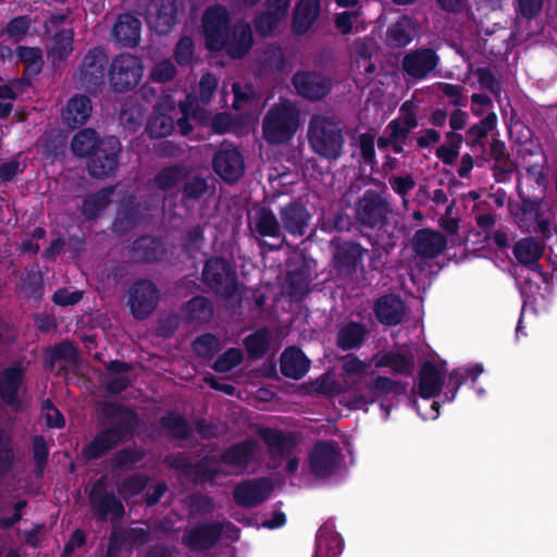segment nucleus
Instances as JSON below:
<instances>
[{"instance_id":"obj_1","label":"nucleus","mask_w":557,"mask_h":557,"mask_svg":"<svg viewBox=\"0 0 557 557\" xmlns=\"http://www.w3.org/2000/svg\"><path fill=\"white\" fill-rule=\"evenodd\" d=\"M228 22L230 17L224 8L208 9L202 18L206 45L211 51L224 48L232 58H240L248 52L252 45V33L248 24H238L230 35L227 33Z\"/></svg>"},{"instance_id":"obj_2","label":"nucleus","mask_w":557,"mask_h":557,"mask_svg":"<svg viewBox=\"0 0 557 557\" xmlns=\"http://www.w3.org/2000/svg\"><path fill=\"white\" fill-rule=\"evenodd\" d=\"M72 150L78 156L91 154L88 163L89 173L95 177H103L116 168L121 145L114 136L99 141L96 133L86 128L74 136Z\"/></svg>"},{"instance_id":"obj_3","label":"nucleus","mask_w":557,"mask_h":557,"mask_svg":"<svg viewBox=\"0 0 557 557\" xmlns=\"http://www.w3.org/2000/svg\"><path fill=\"white\" fill-rule=\"evenodd\" d=\"M299 126V110L289 101H281L269 110L262 131L267 141L284 144L290 140Z\"/></svg>"},{"instance_id":"obj_4","label":"nucleus","mask_w":557,"mask_h":557,"mask_svg":"<svg viewBox=\"0 0 557 557\" xmlns=\"http://www.w3.org/2000/svg\"><path fill=\"white\" fill-rule=\"evenodd\" d=\"M111 426L99 431L95 437L84 446L82 454L87 460H97L104 457L110 450L127 442L132 437L133 422L140 420H116Z\"/></svg>"},{"instance_id":"obj_5","label":"nucleus","mask_w":557,"mask_h":557,"mask_svg":"<svg viewBox=\"0 0 557 557\" xmlns=\"http://www.w3.org/2000/svg\"><path fill=\"white\" fill-rule=\"evenodd\" d=\"M309 141L313 150L327 159H336L342 152L343 138L335 122L325 116H314L309 126Z\"/></svg>"},{"instance_id":"obj_6","label":"nucleus","mask_w":557,"mask_h":557,"mask_svg":"<svg viewBox=\"0 0 557 557\" xmlns=\"http://www.w3.org/2000/svg\"><path fill=\"white\" fill-rule=\"evenodd\" d=\"M216 85L218 81L214 76L210 74L202 76L199 83V98L189 95L187 100L181 103L180 112L182 116L177 119V126L182 135L189 133V120H194L200 124L208 121V115L203 107L210 102Z\"/></svg>"},{"instance_id":"obj_7","label":"nucleus","mask_w":557,"mask_h":557,"mask_svg":"<svg viewBox=\"0 0 557 557\" xmlns=\"http://www.w3.org/2000/svg\"><path fill=\"white\" fill-rule=\"evenodd\" d=\"M164 462L169 468L177 471L182 476L189 480L195 485L205 483H214L221 474L220 470L208 465L209 458L205 457L196 462L182 453L170 454Z\"/></svg>"},{"instance_id":"obj_8","label":"nucleus","mask_w":557,"mask_h":557,"mask_svg":"<svg viewBox=\"0 0 557 557\" xmlns=\"http://www.w3.org/2000/svg\"><path fill=\"white\" fill-rule=\"evenodd\" d=\"M223 532L224 523L222 521L197 522L194 527L186 529L182 543L191 552H208L220 542Z\"/></svg>"},{"instance_id":"obj_9","label":"nucleus","mask_w":557,"mask_h":557,"mask_svg":"<svg viewBox=\"0 0 557 557\" xmlns=\"http://www.w3.org/2000/svg\"><path fill=\"white\" fill-rule=\"evenodd\" d=\"M311 473L319 479L332 476L339 466L341 450L333 441H318L308 456Z\"/></svg>"},{"instance_id":"obj_10","label":"nucleus","mask_w":557,"mask_h":557,"mask_svg":"<svg viewBox=\"0 0 557 557\" xmlns=\"http://www.w3.org/2000/svg\"><path fill=\"white\" fill-rule=\"evenodd\" d=\"M259 453V442L249 437L230 445L218 457H212L211 461L244 471L257 461Z\"/></svg>"},{"instance_id":"obj_11","label":"nucleus","mask_w":557,"mask_h":557,"mask_svg":"<svg viewBox=\"0 0 557 557\" xmlns=\"http://www.w3.org/2000/svg\"><path fill=\"white\" fill-rule=\"evenodd\" d=\"M273 484L265 476L247 479L237 483L233 499L242 508H255L263 504L272 494Z\"/></svg>"},{"instance_id":"obj_12","label":"nucleus","mask_w":557,"mask_h":557,"mask_svg":"<svg viewBox=\"0 0 557 557\" xmlns=\"http://www.w3.org/2000/svg\"><path fill=\"white\" fill-rule=\"evenodd\" d=\"M141 75L140 61L134 55L122 54L111 65L110 82L115 90L123 91L135 87Z\"/></svg>"},{"instance_id":"obj_13","label":"nucleus","mask_w":557,"mask_h":557,"mask_svg":"<svg viewBox=\"0 0 557 557\" xmlns=\"http://www.w3.org/2000/svg\"><path fill=\"white\" fill-rule=\"evenodd\" d=\"M205 282L216 293L228 296L236 288L235 274L223 259H210L203 269Z\"/></svg>"},{"instance_id":"obj_14","label":"nucleus","mask_w":557,"mask_h":557,"mask_svg":"<svg viewBox=\"0 0 557 557\" xmlns=\"http://www.w3.org/2000/svg\"><path fill=\"white\" fill-rule=\"evenodd\" d=\"M89 500L92 510L100 520L104 521L111 515V520L116 521L125 513L122 502L112 492L106 491L101 481H97L92 486Z\"/></svg>"},{"instance_id":"obj_15","label":"nucleus","mask_w":557,"mask_h":557,"mask_svg":"<svg viewBox=\"0 0 557 557\" xmlns=\"http://www.w3.org/2000/svg\"><path fill=\"white\" fill-rule=\"evenodd\" d=\"M176 0H151L147 8V24L158 34L170 32L175 22Z\"/></svg>"},{"instance_id":"obj_16","label":"nucleus","mask_w":557,"mask_h":557,"mask_svg":"<svg viewBox=\"0 0 557 557\" xmlns=\"http://www.w3.org/2000/svg\"><path fill=\"white\" fill-rule=\"evenodd\" d=\"M214 171L226 182L237 181L244 173V161L240 153L226 146L218 151L213 160Z\"/></svg>"},{"instance_id":"obj_17","label":"nucleus","mask_w":557,"mask_h":557,"mask_svg":"<svg viewBox=\"0 0 557 557\" xmlns=\"http://www.w3.org/2000/svg\"><path fill=\"white\" fill-rule=\"evenodd\" d=\"M157 301L156 286L149 281H143L133 287L128 305L136 318L144 319L154 309Z\"/></svg>"},{"instance_id":"obj_18","label":"nucleus","mask_w":557,"mask_h":557,"mask_svg":"<svg viewBox=\"0 0 557 557\" xmlns=\"http://www.w3.org/2000/svg\"><path fill=\"white\" fill-rule=\"evenodd\" d=\"M438 58L431 49L408 53L403 61L405 72L413 78H423L437 65Z\"/></svg>"},{"instance_id":"obj_19","label":"nucleus","mask_w":557,"mask_h":557,"mask_svg":"<svg viewBox=\"0 0 557 557\" xmlns=\"http://www.w3.org/2000/svg\"><path fill=\"white\" fill-rule=\"evenodd\" d=\"M339 8L352 9L335 16V26L344 35L359 33L366 28L364 17L357 8V0H335Z\"/></svg>"},{"instance_id":"obj_20","label":"nucleus","mask_w":557,"mask_h":557,"mask_svg":"<svg viewBox=\"0 0 557 557\" xmlns=\"http://www.w3.org/2000/svg\"><path fill=\"white\" fill-rule=\"evenodd\" d=\"M444 362H425L420 371L419 393L423 398L435 396L444 384Z\"/></svg>"},{"instance_id":"obj_21","label":"nucleus","mask_w":557,"mask_h":557,"mask_svg":"<svg viewBox=\"0 0 557 557\" xmlns=\"http://www.w3.org/2000/svg\"><path fill=\"white\" fill-rule=\"evenodd\" d=\"M24 369L22 364H15L7 370L0 379V396L4 403L15 407L22 393V377Z\"/></svg>"},{"instance_id":"obj_22","label":"nucleus","mask_w":557,"mask_h":557,"mask_svg":"<svg viewBox=\"0 0 557 557\" xmlns=\"http://www.w3.org/2000/svg\"><path fill=\"white\" fill-rule=\"evenodd\" d=\"M293 83L298 94L309 99H319L330 89L329 82L314 73H298L294 76Z\"/></svg>"},{"instance_id":"obj_23","label":"nucleus","mask_w":557,"mask_h":557,"mask_svg":"<svg viewBox=\"0 0 557 557\" xmlns=\"http://www.w3.org/2000/svg\"><path fill=\"white\" fill-rule=\"evenodd\" d=\"M289 0H268L267 12L261 14L256 22L258 33L265 36L273 32L285 20Z\"/></svg>"},{"instance_id":"obj_24","label":"nucleus","mask_w":557,"mask_h":557,"mask_svg":"<svg viewBox=\"0 0 557 557\" xmlns=\"http://www.w3.org/2000/svg\"><path fill=\"white\" fill-rule=\"evenodd\" d=\"M233 92V107L236 111H244L245 123L256 120L261 110V103L253 89L250 86H245L242 88L239 84H234Z\"/></svg>"},{"instance_id":"obj_25","label":"nucleus","mask_w":557,"mask_h":557,"mask_svg":"<svg viewBox=\"0 0 557 557\" xmlns=\"http://www.w3.org/2000/svg\"><path fill=\"white\" fill-rule=\"evenodd\" d=\"M413 247L418 255L432 258L444 250L446 239L437 232L421 230L413 237Z\"/></svg>"},{"instance_id":"obj_26","label":"nucleus","mask_w":557,"mask_h":557,"mask_svg":"<svg viewBox=\"0 0 557 557\" xmlns=\"http://www.w3.org/2000/svg\"><path fill=\"white\" fill-rule=\"evenodd\" d=\"M309 367V359L295 347H289L282 354L281 370L285 376L298 380L308 372Z\"/></svg>"},{"instance_id":"obj_27","label":"nucleus","mask_w":557,"mask_h":557,"mask_svg":"<svg viewBox=\"0 0 557 557\" xmlns=\"http://www.w3.org/2000/svg\"><path fill=\"white\" fill-rule=\"evenodd\" d=\"M250 227L262 236L278 237L281 227L275 215L263 207H255L249 214Z\"/></svg>"},{"instance_id":"obj_28","label":"nucleus","mask_w":557,"mask_h":557,"mask_svg":"<svg viewBox=\"0 0 557 557\" xmlns=\"http://www.w3.org/2000/svg\"><path fill=\"white\" fill-rule=\"evenodd\" d=\"M91 113L90 100L84 96L71 98L62 112L63 122L69 127L84 124Z\"/></svg>"},{"instance_id":"obj_29","label":"nucleus","mask_w":557,"mask_h":557,"mask_svg":"<svg viewBox=\"0 0 557 557\" xmlns=\"http://www.w3.org/2000/svg\"><path fill=\"white\" fill-rule=\"evenodd\" d=\"M375 314L380 322L395 325L401 321L405 314V307L397 296H384L375 305Z\"/></svg>"},{"instance_id":"obj_30","label":"nucleus","mask_w":557,"mask_h":557,"mask_svg":"<svg viewBox=\"0 0 557 557\" xmlns=\"http://www.w3.org/2000/svg\"><path fill=\"white\" fill-rule=\"evenodd\" d=\"M320 12L319 0H301L295 10L293 29L296 34L301 35L307 33Z\"/></svg>"},{"instance_id":"obj_31","label":"nucleus","mask_w":557,"mask_h":557,"mask_svg":"<svg viewBox=\"0 0 557 557\" xmlns=\"http://www.w3.org/2000/svg\"><path fill=\"white\" fill-rule=\"evenodd\" d=\"M284 227L293 235H302L308 225L310 215L306 208L299 203H290L281 211Z\"/></svg>"},{"instance_id":"obj_32","label":"nucleus","mask_w":557,"mask_h":557,"mask_svg":"<svg viewBox=\"0 0 557 557\" xmlns=\"http://www.w3.org/2000/svg\"><path fill=\"white\" fill-rule=\"evenodd\" d=\"M114 37L125 46H135L140 37V22L131 14L121 15L113 28Z\"/></svg>"},{"instance_id":"obj_33","label":"nucleus","mask_w":557,"mask_h":557,"mask_svg":"<svg viewBox=\"0 0 557 557\" xmlns=\"http://www.w3.org/2000/svg\"><path fill=\"white\" fill-rule=\"evenodd\" d=\"M107 58L101 49H94L89 51L82 63V76L83 78L92 84H97L102 81L104 76V64Z\"/></svg>"},{"instance_id":"obj_34","label":"nucleus","mask_w":557,"mask_h":557,"mask_svg":"<svg viewBox=\"0 0 557 557\" xmlns=\"http://www.w3.org/2000/svg\"><path fill=\"white\" fill-rule=\"evenodd\" d=\"M385 211L383 201L369 193L363 196L357 209L360 221L368 225H375L384 216Z\"/></svg>"},{"instance_id":"obj_35","label":"nucleus","mask_w":557,"mask_h":557,"mask_svg":"<svg viewBox=\"0 0 557 557\" xmlns=\"http://www.w3.org/2000/svg\"><path fill=\"white\" fill-rule=\"evenodd\" d=\"M375 367H386L396 373H410L413 369V356L407 350L391 351L374 358Z\"/></svg>"},{"instance_id":"obj_36","label":"nucleus","mask_w":557,"mask_h":557,"mask_svg":"<svg viewBox=\"0 0 557 557\" xmlns=\"http://www.w3.org/2000/svg\"><path fill=\"white\" fill-rule=\"evenodd\" d=\"M315 547L314 557H322L323 549L326 550V557H337L344 549V543L339 534L321 527L317 532Z\"/></svg>"},{"instance_id":"obj_37","label":"nucleus","mask_w":557,"mask_h":557,"mask_svg":"<svg viewBox=\"0 0 557 557\" xmlns=\"http://www.w3.org/2000/svg\"><path fill=\"white\" fill-rule=\"evenodd\" d=\"M416 33V24L409 17L404 16L388 28L387 41L395 47H403L411 42Z\"/></svg>"},{"instance_id":"obj_38","label":"nucleus","mask_w":557,"mask_h":557,"mask_svg":"<svg viewBox=\"0 0 557 557\" xmlns=\"http://www.w3.org/2000/svg\"><path fill=\"white\" fill-rule=\"evenodd\" d=\"M131 380L129 367L125 363L114 361L107 367L103 382L107 385V389L120 392L131 383Z\"/></svg>"},{"instance_id":"obj_39","label":"nucleus","mask_w":557,"mask_h":557,"mask_svg":"<svg viewBox=\"0 0 557 557\" xmlns=\"http://www.w3.org/2000/svg\"><path fill=\"white\" fill-rule=\"evenodd\" d=\"M543 248L540 243L532 238L519 240L513 247V253L517 260L532 269L537 265V260L542 256Z\"/></svg>"},{"instance_id":"obj_40","label":"nucleus","mask_w":557,"mask_h":557,"mask_svg":"<svg viewBox=\"0 0 557 557\" xmlns=\"http://www.w3.org/2000/svg\"><path fill=\"white\" fill-rule=\"evenodd\" d=\"M15 467V448L12 435L0 428V479L9 475Z\"/></svg>"},{"instance_id":"obj_41","label":"nucleus","mask_w":557,"mask_h":557,"mask_svg":"<svg viewBox=\"0 0 557 557\" xmlns=\"http://www.w3.org/2000/svg\"><path fill=\"white\" fill-rule=\"evenodd\" d=\"M73 30L63 28L51 38L48 48V54L53 60H63L70 55L73 50Z\"/></svg>"},{"instance_id":"obj_42","label":"nucleus","mask_w":557,"mask_h":557,"mask_svg":"<svg viewBox=\"0 0 557 557\" xmlns=\"http://www.w3.org/2000/svg\"><path fill=\"white\" fill-rule=\"evenodd\" d=\"M363 249L355 243H343L337 245L334 251V259L341 268H354L362 259Z\"/></svg>"},{"instance_id":"obj_43","label":"nucleus","mask_w":557,"mask_h":557,"mask_svg":"<svg viewBox=\"0 0 557 557\" xmlns=\"http://www.w3.org/2000/svg\"><path fill=\"white\" fill-rule=\"evenodd\" d=\"M482 372V364H474L453 371L449 375L448 382L446 383V391L444 392L445 398L447 400H453L462 381L469 377L475 380Z\"/></svg>"},{"instance_id":"obj_44","label":"nucleus","mask_w":557,"mask_h":557,"mask_svg":"<svg viewBox=\"0 0 557 557\" xmlns=\"http://www.w3.org/2000/svg\"><path fill=\"white\" fill-rule=\"evenodd\" d=\"M48 359L50 367L53 368L58 363L60 368L67 369L76 364V349L67 342L61 343L48 351Z\"/></svg>"},{"instance_id":"obj_45","label":"nucleus","mask_w":557,"mask_h":557,"mask_svg":"<svg viewBox=\"0 0 557 557\" xmlns=\"http://www.w3.org/2000/svg\"><path fill=\"white\" fill-rule=\"evenodd\" d=\"M173 129V116L163 113L160 103H158L156 113L148 122L147 132L151 137H165L170 135Z\"/></svg>"},{"instance_id":"obj_46","label":"nucleus","mask_w":557,"mask_h":557,"mask_svg":"<svg viewBox=\"0 0 557 557\" xmlns=\"http://www.w3.org/2000/svg\"><path fill=\"white\" fill-rule=\"evenodd\" d=\"M302 440L304 437L300 432L278 430L275 458L289 457L290 454L297 450L299 445L302 443Z\"/></svg>"},{"instance_id":"obj_47","label":"nucleus","mask_w":557,"mask_h":557,"mask_svg":"<svg viewBox=\"0 0 557 557\" xmlns=\"http://www.w3.org/2000/svg\"><path fill=\"white\" fill-rule=\"evenodd\" d=\"M186 505L190 516H207L215 509L213 497L200 492L191 493L187 497Z\"/></svg>"},{"instance_id":"obj_48","label":"nucleus","mask_w":557,"mask_h":557,"mask_svg":"<svg viewBox=\"0 0 557 557\" xmlns=\"http://www.w3.org/2000/svg\"><path fill=\"white\" fill-rule=\"evenodd\" d=\"M363 336L364 330L360 324L348 323L339 330L337 343L343 349H352L359 346Z\"/></svg>"},{"instance_id":"obj_49","label":"nucleus","mask_w":557,"mask_h":557,"mask_svg":"<svg viewBox=\"0 0 557 557\" xmlns=\"http://www.w3.org/2000/svg\"><path fill=\"white\" fill-rule=\"evenodd\" d=\"M32 451L34 460V473L41 476L49 458V447L42 435H34L32 437Z\"/></svg>"},{"instance_id":"obj_50","label":"nucleus","mask_w":557,"mask_h":557,"mask_svg":"<svg viewBox=\"0 0 557 557\" xmlns=\"http://www.w3.org/2000/svg\"><path fill=\"white\" fill-rule=\"evenodd\" d=\"M145 451L136 447H125L111 458V466L115 469L133 468L145 458Z\"/></svg>"},{"instance_id":"obj_51","label":"nucleus","mask_w":557,"mask_h":557,"mask_svg":"<svg viewBox=\"0 0 557 557\" xmlns=\"http://www.w3.org/2000/svg\"><path fill=\"white\" fill-rule=\"evenodd\" d=\"M115 194V189H104L88 197L83 206V213L88 218H96L109 203V196Z\"/></svg>"},{"instance_id":"obj_52","label":"nucleus","mask_w":557,"mask_h":557,"mask_svg":"<svg viewBox=\"0 0 557 557\" xmlns=\"http://www.w3.org/2000/svg\"><path fill=\"white\" fill-rule=\"evenodd\" d=\"M270 341L268 330H259L245 339V346L250 357L260 358L264 355Z\"/></svg>"},{"instance_id":"obj_53","label":"nucleus","mask_w":557,"mask_h":557,"mask_svg":"<svg viewBox=\"0 0 557 557\" xmlns=\"http://www.w3.org/2000/svg\"><path fill=\"white\" fill-rule=\"evenodd\" d=\"M447 140L448 143L446 145L438 147L436 154L444 163L453 164L459 154L462 136L449 133L447 135Z\"/></svg>"},{"instance_id":"obj_54","label":"nucleus","mask_w":557,"mask_h":557,"mask_svg":"<svg viewBox=\"0 0 557 557\" xmlns=\"http://www.w3.org/2000/svg\"><path fill=\"white\" fill-rule=\"evenodd\" d=\"M149 478L145 474L136 473L125 478L119 485V492L122 495L136 496L145 491Z\"/></svg>"},{"instance_id":"obj_55","label":"nucleus","mask_w":557,"mask_h":557,"mask_svg":"<svg viewBox=\"0 0 557 557\" xmlns=\"http://www.w3.org/2000/svg\"><path fill=\"white\" fill-rule=\"evenodd\" d=\"M416 120L412 114H406L401 120L392 121L387 125L389 132V139L403 140L406 138L408 132L416 126Z\"/></svg>"},{"instance_id":"obj_56","label":"nucleus","mask_w":557,"mask_h":557,"mask_svg":"<svg viewBox=\"0 0 557 557\" xmlns=\"http://www.w3.org/2000/svg\"><path fill=\"white\" fill-rule=\"evenodd\" d=\"M527 216L534 218V223L523 225L528 231H536L543 235L549 233V224L547 219L543 216L541 205H531L530 209L524 212Z\"/></svg>"},{"instance_id":"obj_57","label":"nucleus","mask_w":557,"mask_h":557,"mask_svg":"<svg viewBox=\"0 0 557 557\" xmlns=\"http://www.w3.org/2000/svg\"><path fill=\"white\" fill-rule=\"evenodd\" d=\"M18 58L24 63L26 71L38 73L41 69V52L37 48H18Z\"/></svg>"},{"instance_id":"obj_58","label":"nucleus","mask_w":557,"mask_h":557,"mask_svg":"<svg viewBox=\"0 0 557 557\" xmlns=\"http://www.w3.org/2000/svg\"><path fill=\"white\" fill-rule=\"evenodd\" d=\"M242 360L243 352L237 348H231L218 358L213 368L218 372H227L238 366Z\"/></svg>"},{"instance_id":"obj_59","label":"nucleus","mask_w":557,"mask_h":557,"mask_svg":"<svg viewBox=\"0 0 557 557\" xmlns=\"http://www.w3.org/2000/svg\"><path fill=\"white\" fill-rule=\"evenodd\" d=\"M359 59L357 60L358 70H363L366 73H372L374 65L370 61V57L375 49V45L372 40L368 39L357 44Z\"/></svg>"},{"instance_id":"obj_60","label":"nucleus","mask_w":557,"mask_h":557,"mask_svg":"<svg viewBox=\"0 0 557 557\" xmlns=\"http://www.w3.org/2000/svg\"><path fill=\"white\" fill-rule=\"evenodd\" d=\"M162 426L169 431V433L178 440H187L193 428L188 420H160Z\"/></svg>"},{"instance_id":"obj_61","label":"nucleus","mask_w":557,"mask_h":557,"mask_svg":"<svg viewBox=\"0 0 557 557\" xmlns=\"http://www.w3.org/2000/svg\"><path fill=\"white\" fill-rule=\"evenodd\" d=\"M151 539L150 531L144 528H129L123 531L122 542H126L131 547H140L147 544Z\"/></svg>"},{"instance_id":"obj_62","label":"nucleus","mask_w":557,"mask_h":557,"mask_svg":"<svg viewBox=\"0 0 557 557\" xmlns=\"http://www.w3.org/2000/svg\"><path fill=\"white\" fill-rule=\"evenodd\" d=\"M193 348L198 356L210 357L219 349V341L214 335L206 334L194 342Z\"/></svg>"},{"instance_id":"obj_63","label":"nucleus","mask_w":557,"mask_h":557,"mask_svg":"<svg viewBox=\"0 0 557 557\" xmlns=\"http://www.w3.org/2000/svg\"><path fill=\"white\" fill-rule=\"evenodd\" d=\"M183 174L180 169L171 168L162 171L156 178V184L160 189H172L176 187L182 180Z\"/></svg>"},{"instance_id":"obj_64","label":"nucleus","mask_w":557,"mask_h":557,"mask_svg":"<svg viewBox=\"0 0 557 557\" xmlns=\"http://www.w3.org/2000/svg\"><path fill=\"white\" fill-rule=\"evenodd\" d=\"M343 372L346 379L361 377L366 373V364L352 356H348L343 363Z\"/></svg>"}]
</instances>
